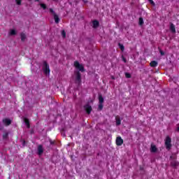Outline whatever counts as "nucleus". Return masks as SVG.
Here are the masks:
<instances>
[{"mask_svg":"<svg viewBox=\"0 0 179 179\" xmlns=\"http://www.w3.org/2000/svg\"><path fill=\"white\" fill-rule=\"evenodd\" d=\"M174 159V157L171 156V157H170V159L171 160V159Z\"/></svg>","mask_w":179,"mask_h":179,"instance_id":"obj_34","label":"nucleus"},{"mask_svg":"<svg viewBox=\"0 0 179 179\" xmlns=\"http://www.w3.org/2000/svg\"><path fill=\"white\" fill-rule=\"evenodd\" d=\"M170 30L171 31H172V33H176V26L174 25V24H171Z\"/></svg>","mask_w":179,"mask_h":179,"instance_id":"obj_18","label":"nucleus"},{"mask_svg":"<svg viewBox=\"0 0 179 179\" xmlns=\"http://www.w3.org/2000/svg\"><path fill=\"white\" fill-rule=\"evenodd\" d=\"M171 166L172 167H178L179 162L176 161V160H173V161L171 162Z\"/></svg>","mask_w":179,"mask_h":179,"instance_id":"obj_12","label":"nucleus"},{"mask_svg":"<svg viewBox=\"0 0 179 179\" xmlns=\"http://www.w3.org/2000/svg\"><path fill=\"white\" fill-rule=\"evenodd\" d=\"M124 143V140L121 136H118L116 138V145L117 146H121Z\"/></svg>","mask_w":179,"mask_h":179,"instance_id":"obj_5","label":"nucleus"},{"mask_svg":"<svg viewBox=\"0 0 179 179\" xmlns=\"http://www.w3.org/2000/svg\"><path fill=\"white\" fill-rule=\"evenodd\" d=\"M92 25L94 29H97V27H99V26H100V22H99L96 20H94L92 22Z\"/></svg>","mask_w":179,"mask_h":179,"instance_id":"obj_8","label":"nucleus"},{"mask_svg":"<svg viewBox=\"0 0 179 179\" xmlns=\"http://www.w3.org/2000/svg\"><path fill=\"white\" fill-rule=\"evenodd\" d=\"M24 122L27 125V128L29 129L30 128V121L27 118H24Z\"/></svg>","mask_w":179,"mask_h":179,"instance_id":"obj_14","label":"nucleus"},{"mask_svg":"<svg viewBox=\"0 0 179 179\" xmlns=\"http://www.w3.org/2000/svg\"><path fill=\"white\" fill-rule=\"evenodd\" d=\"M28 1H31V0H28Z\"/></svg>","mask_w":179,"mask_h":179,"instance_id":"obj_38","label":"nucleus"},{"mask_svg":"<svg viewBox=\"0 0 179 179\" xmlns=\"http://www.w3.org/2000/svg\"><path fill=\"white\" fill-rule=\"evenodd\" d=\"M9 34L10 36H16V30L10 29Z\"/></svg>","mask_w":179,"mask_h":179,"instance_id":"obj_21","label":"nucleus"},{"mask_svg":"<svg viewBox=\"0 0 179 179\" xmlns=\"http://www.w3.org/2000/svg\"><path fill=\"white\" fill-rule=\"evenodd\" d=\"M50 73V65L48 63H45V75L48 76Z\"/></svg>","mask_w":179,"mask_h":179,"instance_id":"obj_15","label":"nucleus"},{"mask_svg":"<svg viewBox=\"0 0 179 179\" xmlns=\"http://www.w3.org/2000/svg\"><path fill=\"white\" fill-rule=\"evenodd\" d=\"M44 150L43 149V145H38V155H43Z\"/></svg>","mask_w":179,"mask_h":179,"instance_id":"obj_13","label":"nucleus"},{"mask_svg":"<svg viewBox=\"0 0 179 179\" xmlns=\"http://www.w3.org/2000/svg\"><path fill=\"white\" fill-rule=\"evenodd\" d=\"M3 123L4 124V125H6V127H9V125L12 124V120L8 118H5L3 119Z\"/></svg>","mask_w":179,"mask_h":179,"instance_id":"obj_6","label":"nucleus"},{"mask_svg":"<svg viewBox=\"0 0 179 179\" xmlns=\"http://www.w3.org/2000/svg\"><path fill=\"white\" fill-rule=\"evenodd\" d=\"M84 108L87 113V114H90L93 110V108H92V106H90L89 104H86L85 106H84Z\"/></svg>","mask_w":179,"mask_h":179,"instance_id":"obj_4","label":"nucleus"},{"mask_svg":"<svg viewBox=\"0 0 179 179\" xmlns=\"http://www.w3.org/2000/svg\"><path fill=\"white\" fill-rule=\"evenodd\" d=\"M99 104H103V103H104V98H103L102 95L99 96Z\"/></svg>","mask_w":179,"mask_h":179,"instance_id":"obj_19","label":"nucleus"},{"mask_svg":"<svg viewBox=\"0 0 179 179\" xmlns=\"http://www.w3.org/2000/svg\"><path fill=\"white\" fill-rule=\"evenodd\" d=\"M159 53L161 55H164V52H163V50H162L161 49H159Z\"/></svg>","mask_w":179,"mask_h":179,"instance_id":"obj_32","label":"nucleus"},{"mask_svg":"<svg viewBox=\"0 0 179 179\" xmlns=\"http://www.w3.org/2000/svg\"><path fill=\"white\" fill-rule=\"evenodd\" d=\"M122 61L124 62V63H127V59H125V57H122Z\"/></svg>","mask_w":179,"mask_h":179,"instance_id":"obj_33","label":"nucleus"},{"mask_svg":"<svg viewBox=\"0 0 179 179\" xmlns=\"http://www.w3.org/2000/svg\"><path fill=\"white\" fill-rule=\"evenodd\" d=\"M75 75H76V83H77L78 85H80V83H82V76L80 75V72L76 71Z\"/></svg>","mask_w":179,"mask_h":179,"instance_id":"obj_2","label":"nucleus"},{"mask_svg":"<svg viewBox=\"0 0 179 179\" xmlns=\"http://www.w3.org/2000/svg\"><path fill=\"white\" fill-rule=\"evenodd\" d=\"M74 66L75 68H76V69H79L80 72H85V67L83 66V65L80 64L79 62H74Z\"/></svg>","mask_w":179,"mask_h":179,"instance_id":"obj_3","label":"nucleus"},{"mask_svg":"<svg viewBox=\"0 0 179 179\" xmlns=\"http://www.w3.org/2000/svg\"><path fill=\"white\" fill-rule=\"evenodd\" d=\"M125 76L127 79L131 78V74L129 73H125Z\"/></svg>","mask_w":179,"mask_h":179,"instance_id":"obj_29","label":"nucleus"},{"mask_svg":"<svg viewBox=\"0 0 179 179\" xmlns=\"http://www.w3.org/2000/svg\"><path fill=\"white\" fill-rule=\"evenodd\" d=\"M48 142L50 143L51 149H52V148H54V146L57 145V142H55V140H52L50 138H48Z\"/></svg>","mask_w":179,"mask_h":179,"instance_id":"obj_7","label":"nucleus"},{"mask_svg":"<svg viewBox=\"0 0 179 179\" xmlns=\"http://www.w3.org/2000/svg\"><path fill=\"white\" fill-rule=\"evenodd\" d=\"M150 152L152 153H156V152H157V147H156V145L152 144L151 148H150Z\"/></svg>","mask_w":179,"mask_h":179,"instance_id":"obj_10","label":"nucleus"},{"mask_svg":"<svg viewBox=\"0 0 179 179\" xmlns=\"http://www.w3.org/2000/svg\"><path fill=\"white\" fill-rule=\"evenodd\" d=\"M8 138H9V133L4 132L3 134V139H8Z\"/></svg>","mask_w":179,"mask_h":179,"instance_id":"obj_20","label":"nucleus"},{"mask_svg":"<svg viewBox=\"0 0 179 179\" xmlns=\"http://www.w3.org/2000/svg\"><path fill=\"white\" fill-rule=\"evenodd\" d=\"M177 131L179 132V126L177 128Z\"/></svg>","mask_w":179,"mask_h":179,"instance_id":"obj_36","label":"nucleus"},{"mask_svg":"<svg viewBox=\"0 0 179 179\" xmlns=\"http://www.w3.org/2000/svg\"><path fill=\"white\" fill-rule=\"evenodd\" d=\"M113 80H114V79H115V78L114 77V76H112V78H111Z\"/></svg>","mask_w":179,"mask_h":179,"instance_id":"obj_35","label":"nucleus"},{"mask_svg":"<svg viewBox=\"0 0 179 179\" xmlns=\"http://www.w3.org/2000/svg\"><path fill=\"white\" fill-rule=\"evenodd\" d=\"M115 121H116L117 127H119V125H121V119L119 117V116L115 117Z\"/></svg>","mask_w":179,"mask_h":179,"instance_id":"obj_16","label":"nucleus"},{"mask_svg":"<svg viewBox=\"0 0 179 179\" xmlns=\"http://www.w3.org/2000/svg\"><path fill=\"white\" fill-rule=\"evenodd\" d=\"M41 6L43 8V9L45 10V3L41 4Z\"/></svg>","mask_w":179,"mask_h":179,"instance_id":"obj_30","label":"nucleus"},{"mask_svg":"<svg viewBox=\"0 0 179 179\" xmlns=\"http://www.w3.org/2000/svg\"><path fill=\"white\" fill-rule=\"evenodd\" d=\"M43 72L44 74H45V61L43 62Z\"/></svg>","mask_w":179,"mask_h":179,"instance_id":"obj_25","label":"nucleus"},{"mask_svg":"<svg viewBox=\"0 0 179 179\" xmlns=\"http://www.w3.org/2000/svg\"><path fill=\"white\" fill-rule=\"evenodd\" d=\"M103 103H99V106H98V110H99V111H101V110H103Z\"/></svg>","mask_w":179,"mask_h":179,"instance_id":"obj_27","label":"nucleus"},{"mask_svg":"<svg viewBox=\"0 0 179 179\" xmlns=\"http://www.w3.org/2000/svg\"><path fill=\"white\" fill-rule=\"evenodd\" d=\"M38 1H40V0H35V2H38Z\"/></svg>","mask_w":179,"mask_h":179,"instance_id":"obj_37","label":"nucleus"},{"mask_svg":"<svg viewBox=\"0 0 179 179\" xmlns=\"http://www.w3.org/2000/svg\"><path fill=\"white\" fill-rule=\"evenodd\" d=\"M150 3H151V5L155 6V1H153V0H148Z\"/></svg>","mask_w":179,"mask_h":179,"instance_id":"obj_31","label":"nucleus"},{"mask_svg":"<svg viewBox=\"0 0 179 179\" xmlns=\"http://www.w3.org/2000/svg\"><path fill=\"white\" fill-rule=\"evenodd\" d=\"M165 146L167 150L171 149V138H170V136H167L165 139Z\"/></svg>","mask_w":179,"mask_h":179,"instance_id":"obj_1","label":"nucleus"},{"mask_svg":"<svg viewBox=\"0 0 179 179\" xmlns=\"http://www.w3.org/2000/svg\"><path fill=\"white\" fill-rule=\"evenodd\" d=\"M16 4L18 6L22 5V0H15Z\"/></svg>","mask_w":179,"mask_h":179,"instance_id":"obj_28","label":"nucleus"},{"mask_svg":"<svg viewBox=\"0 0 179 179\" xmlns=\"http://www.w3.org/2000/svg\"><path fill=\"white\" fill-rule=\"evenodd\" d=\"M62 36L63 38H65V37H66V32H65V30H63L62 31Z\"/></svg>","mask_w":179,"mask_h":179,"instance_id":"obj_26","label":"nucleus"},{"mask_svg":"<svg viewBox=\"0 0 179 179\" xmlns=\"http://www.w3.org/2000/svg\"><path fill=\"white\" fill-rule=\"evenodd\" d=\"M53 17H54L55 23H56V24H58V23H59V22L61 21L58 15L55 14V15H53Z\"/></svg>","mask_w":179,"mask_h":179,"instance_id":"obj_9","label":"nucleus"},{"mask_svg":"<svg viewBox=\"0 0 179 179\" xmlns=\"http://www.w3.org/2000/svg\"><path fill=\"white\" fill-rule=\"evenodd\" d=\"M20 37H21V41H22V42L26 41V38H27L26 34H24L23 32L21 33L20 34Z\"/></svg>","mask_w":179,"mask_h":179,"instance_id":"obj_17","label":"nucleus"},{"mask_svg":"<svg viewBox=\"0 0 179 179\" xmlns=\"http://www.w3.org/2000/svg\"><path fill=\"white\" fill-rule=\"evenodd\" d=\"M157 65H159V63H157V61H152L150 63V66H151L152 68H156V66H157Z\"/></svg>","mask_w":179,"mask_h":179,"instance_id":"obj_11","label":"nucleus"},{"mask_svg":"<svg viewBox=\"0 0 179 179\" xmlns=\"http://www.w3.org/2000/svg\"><path fill=\"white\" fill-rule=\"evenodd\" d=\"M49 12L50 13H51V15H52V16H54L55 15H57V13H55V11H54V9L52 8H49Z\"/></svg>","mask_w":179,"mask_h":179,"instance_id":"obj_24","label":"nucleus"},{"mask_svg":"<svg viewBox=\"0 0 179 179\" xmlns=\"http://www.w3.org/2000/svg\"><path fill=\"white\" fill-rule=\"evenodd\" d=\"M118 46L121 51H124V50H125V46H124V45L121 44L120 43H118Z\"/></svg>","mask_w":179,"mask_h":179,"instance_id":"obj_22","label":"nucleus"},{"mask_svg":"<svg viewBox=\"0 0 179 179\" xmlns=\"http://www.w3.org/2000/svg\"><path fill=\"white\" fill-rule=\"evenodd\" d=\"M138 24L140 26H143V17H139L138 20Z\"/></svg>","mask_w":179,"mask_h":179,"instance_id":"obj_23","label":"nucleus"}]
</instances>
